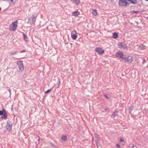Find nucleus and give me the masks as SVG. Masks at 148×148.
<instances>
[{"label": "nucleus", "instance_id": "412c9836", "mask_svg": "<svg viewBox=\"0 0 148 148\" xmlns=\"http://www.w3.org/2000/svg\"><path fill=\"white\" fill-rule=\"evenodd\" d=\"M133 108V106H131L129 107V111L130 113H131V112Z\"/></svg>", "mask_w": 148, "mask_h": 148}, {"label": "nucleus", "instance_id": "f3484780", "mask_svg": "<svg viewBox=\"0 0 148 148\" xmlns=\"http://www.w3.org/2000/svg\"><path fill=\"white\" fill-rule=\"evenodd\" d=\"M118 35L117 34L116 32H114L113 33V38L116 39L118 37Z\"/></svg>", "mask_w": 148, "mask_h": 148}, {"label": "nucleus", "instance_id": "f704fd0d", "mask_svg": "<svg viewBox=\"0 0 148 148\" xmlns=\"http://www.w3.org/2000/svg\"><path fill=\"white\" fill-rule=\"evenodd\" d=\"M23 52V51H21L20 52V53H21V52Z\"/></svg>", "mask_w": 148, "mask_h": 148}, {"label": "nucleus", "instance_id": "423d86ee", "mask_svg": "<svg viewBox=\"0 0 148 148\" xmlns=\"http://www.w3.org/2000/svg\"><path fill=\"white\" fill-rule=\"evenodd\" d=\"M77 32L75 30H74L71 32V36L73 40L75 39L77 37V36L76 34Z\"/></svg>", "mask_w": 148, "mask_h": 148}, {"label": "nucleus", "instance_id": "dca6fc26", "mask_svg": "<svg viewBox=\"0 0 148 148\" xmlns=\"http://www.w3.org/2000/svg\"><path fill=\"white\" fill-rule=\"evenodd\" d=\"M71 1L76 4H78L80 3V0H71Z\"/></svg>", "mask_w": 148, "mask_h": 148}, {"label": "nucleus", "instance_id": "9b49d317", "mask_svg": "<svg viewBox=\"0 0 148 148\" xmlns=\"http://www.w3.org/2000/svg\"><path fill=\"white\" fill-rule=\"evenodd\" d=\"M7 114L5 111H4L2 115L1 118L4 119H6L7 118Z\"/></svg>", "mask_w": 148, "mask_h": 148}, {"label": "nucleus", "instance_id": "5701e85b", "mask_svg": "<svg viewBox=\"0 0 148 148\" xmlns=\"http://www.w3.org/2000/svg\"><path fill=\"white\" fill-rule=\"evenodd\" d=\"M129 147L130 148H136V147L135 146H133L131 145H129Z\"/></svg>", "mask_w": 148, "mask_h": 148}, {"label": "nucleus", "instance_id": "f03ea898", "mask_svg": "<svg viewBox=\"0 0 148 148\" xmlns=\"http://www.w3.org/2000/svg\"><path fill=\"white\" fill-rule=\"evenodd\" d=\"M18 21L16 20L12 22L10 25L9 30L11 31H14L16 29L17 26Z\"/></svg>", "mask_w": 148, "mask_h": 148}, {"label": "nucleus", "instance_id": "473e14b6", "mask_svg": "<svg viewBox=\"0 0 148 148\" xmlns=\"http://www.w3.org/2000/svg\"><path fill=\"white\" fill-rule=\"evenodd\" d=\"M109 108H106L105 109V110H106H106H109Z\"/></svg>", "mask_w": 148, "mask_h": 148}, {"label": "nucleus", "instance_id": "a211bd4d", "mask_svg": "<svg viewBox=\"0 0 148 148\" xmlns=\"http://www.w3.org/2000/svg\"><path fill=\"white\" fill-rule=\"evenodd\" d=\"M92 14L93 15H96L97 14L96 10H93L92 11Z\"/></svg>", "mask_w": 148, "mask_h": 148}, {"label": "nucleus", "instance_id": "ddd939ff", "mask_svg": "<svg viewBox=\"0 0 148 148\" xmlns=\"http://www.w3.org/2000/svg\"><path fill=\"white\" fill-rule=\"evenodd\" d=\"M130 4H136L137 3V0H127Z\"/></svg>", "mask_w": 148, "mask_h": 148}, {"label": "nucleus", "instance_id": "7ed1b4c3", "mask_svg": "<svg viewBox=\"0 0 148 148\" xmlns=\"http://www.w3.org/2000/svg\"><path fill=\"white\" fill-rule=\"evenodd\" d=\"M119 4L121 6H127L130 4L128 3L127 0H119Z\"/></svg>", "mask_w": 148, "mask_h": 148}, {"label": "nucleus", "instance_id": "0eeeda50", "mask_svg": "<svg viewBox=\"0 0 148 148\" xmlns=\"http://www.w3.org/2000/svg\"><path fill=\"white\" fill-rule=\"evenodd\" d=\"M95 51L100 55L102 54L104 52V50L100 47H97L95 49Z\"/></svg>", "mask_w": 148, "mask_h": 148}, {"label": "nucleus", "instance_id": "bb28decb", "mask_svg": "<svg viewBox=\"0 0 148 148\" xmlns=\"http://www.w3.org/2000/svg\"><path fill=\"white\" fill-rule=\"evenodd\" d=\"M116 146L118 147V148H121L119 144H117L116 145Z\"/></svg>", "mask_w": 148, "mask_h": 148}, {"label": "nucleus", "instance_id": "72a5a7b5", "mask_svg": "<svg viewBox=\"0 0 148 148\" xmlns=\"http://www.w3.org/2000/svg\"><path fill=\"white\" fill-rule=\"evenodd\" d=\"M13 106V105H12V110H12Z\"/></svg>", "mask_w": 148, "mask_h": 148}, {"label": "nucleus", "instance_id": "c9c22d12", "mask_svg": "<svg viewBox=\"0 0 148 148\" xmlns=\"http://www.w3.org/2000/svg\"><path fill=\"white\" fill-rule=\"evenodd\" d=\"M145 0L146 1H148V0Z\"/></svg>", "mask_w": 148, "mask_h": 148}, {"label": "nucleus", "instance_id": "393cba45", "mask_svg": "<svg viewBox=\"0 0 148 148\" xmlns=\"http://www.w3.org/2000/svg\"><path fill=\"white\" fill-rule=\"evenodd\" d=\"M51 89L48 90L46 91V92H45L46 93H49L51 91Z\"/></svg>", "mask_w": 148, "mask_h": 148}, {"label": "nucleus", "instance_id": "1a4fd4ad", "mask_svg": "<svg viewBox=\"0 0 148 148\" xmlns=\"http://www.w3.org/2000/svg\"><path fill=\"white\" fill-rule=\"evenodd\" d=\"M125 61L127 62L130 63L132 61V56H128L127 58L125 57Z\"/></svg>", "mask_w": 148, "mask_h": 148}, {"label": "nucleus", "instance_id": "4468645a", "mask_svg": "<svg viewBox=\"0 0 148 148\" xmlns=\"http://www.w3.org/2000/svg\"><path fill=\"white\" fill-rule=\"evenodd\" d=\"M72 13V15L74 16H78L80 14L79 12L78 11L74 12Z\"/></svg>", "mask_w": 148, "mask_h": 148}, {"label": "nucleus", "instance_id": "b1692460", "mask_svg": "<svg viewBox=\"0 0 148 148\" xmlns=\"http://www.w3.org/2000/svg\"><path fill=\"white\" fill-rule=\"evenodd\" d=\"M140 48L142 50L145 49V46H143V45H142L141 46H140Z\"/></svg>", "mask_w": 148, "mask_h": 148}, {"label": "nucleus", "instance_id": "a878e982", "mask_svg": "<svg viewBox=\"0 0 148 148\" xmlns=\"http://www.w3.org/2000/svg\"><path fill=\"white\" fill-rule=\"evenodd\" d=\"M10 1H11L12 3H15L16 2V0H9Z\"/></svg>", "mask_w": 148, "mask_h": 148}, {"label": "nucleus", "instance_id": "2eb2a0df", "mask_svg": "<svg viewBox=\"0 0 148 148\" xmlns=\"http://www.w3.org/2000/svg\"><path fill=\"white\" fill-rule=\"evenodd\" d=\"M23 38L25 40V41L26 42H27L28 40V38L27 36L25 35V34L23 33Z\"/></svg>", "mask_w": 148, "mask_h": 148}, {"label": "nucleus", "instance_id": "6e6552de", "mask_svg": "<svg viewBox=\"0 0 148 148\" xmlns=\"http://www.w3.org/2000/svg\"><path fill=\"white\" fill-rule=\"evenodd\" d=\"M116 56L119 57L122 59H125V57H124V55L122 52L120 51L117 53Z\"/></svg>", "mask_w": 148, "mask_h": 148}, {"label": "nucleus", "instance_id": "c756f323", "mask_svg": "<svg viewBox=\"0 0 148 148\" xmlns=\"http://www.w3.org/2000/svg\"><path fill=\"white\" fill-rule=\"evenodd\" d=\"M36 139H37V140H38V143H39V140H40V138L39 137H38V138L37 137H36Z\"/></svg>", "mask_w": 148, "mask_h": 148}, {"label": "nucleus", "instance_id": "39448f33", "mask_svg": "<svg viewBox=\"0 0 148 148\" xmlns=\"http://www.w3.org/2000/svg\"><path fill=\"white\" fill-rule=\"evenodd\" d=\"M119 47L120 48H123L124 49L127 50L128 47L123 42L120 43L118 44Z\"/></svg>", "mask_w": 148, "mask_h": 148}, {"label": "nucleus", "instance_id": "9d476101", "mask_svg": "<svg viewBox=\"0 0 148 148\" xmlns=\"http://www.w3.org/2000/svg\"><path fill=\"white\" fill-rule=\"evenodd\" d=\"M118 111L117 110L115 111L112 114L111 116L112 119H114L115 117L118 115Z\"/></svg>", "mask_w": 148, "mask_h": 148}, {"label": "nucleus", "instance_id": "20e7f679", "mask_svg": "<svg viewBox=\"0 0 148 148\" xmlns=\"http://www.w3.org/2000/svg\"><path fill=\"white\" fill-rule=\"evenodd\" d=\"M19 70L21 71H23L24 69V67L22 61H20L17 62Z\"/></svg>", "mask_w": 148, "mask_h": 148}, {"label": "nucleus", "instance_id": "4be33fe9", "mask_svg": "<svg viewBox=\"0 0 148 148\" xmlns=\"http://www.w3.org/2000/svg\"><path fill=\"white\" fill-rule=\"evenodd\" d=\"M17 51H16L15 52H11L10 53L12 55H14L15 54H16L17 53Z\"/></svg>", "mask_w": 148, "mask_h": 148}, {"label": "nucleus", "instance_id": "6ab92c4d", "mask_svg": "<svg viewBox=\"0 0 148 148\" xmlns=\"http://www.w3.org/2000/svg\"><path fill=\"white\" fill-rule=\"evenodd\" d=\"M61 138L63 140L65 141L67 139V137L66 136H63Z\"/></svg>", "mask_w": 148, "mask_h": 148}, {"label": "nucleus", "instance_id": "aec40b11", "mask_svg": "<svg viewBox=\"0 0 148 148\" xmlns=\"http://www.w3.org/2000/svg\"><path fill=\"white\" fill-rule=\"evenodd\" d=\"M5 111L4 109H3L2 110H0V116L2 115L4 111Z\"/></svg>", "mask_w": 148, "mask_h": 148}, {"label": "nucleus", "instance_id": "2f4dec72", "mask_svg": "<svg viewBox=\"0 0 148 148\" xmlns=\"http://www.w3.org/2000/svg\"><path fill=\"white\" fill-rule=\"evenodd\" d=\"M105 97L107 99H108L109 97L107 96L106 95L105 96Z\"/></svg>", "mask_w": 148, "mask_h": 148}, {"label": "nucleus", "instance_id": "f257e3e1", "mask_svg": "<svg viewBox=\"0 0 148 148\" xmlns=\"http://www.w3.org/2000/svg\"><path fill=\"white\" fill-rule=\"evenodd\" d=\"M37 15L34 14L28 19V23L30 24L35 25V22L37 17Z\"/></svg>", "mask_w": 148, "mask_h": 148}, {"label": "nucleus", "instance_id": "7c9ffc66", "mask_svg": "<svg viewBox=\"0 0 148 148\" xmlns=\"http://www.w3.org/2000/svg\"><path fill=\"white\" fill-rule=\"evenodd\" d=\"M8 91L10 92V94L11 95V90L10 89H9L8 90Z\"/></svg>", "mask_w": 148, "mask_h": 148}, {"label": "nucleus", "instance_id": "c85d7f7f", "mask_svg": "<svg viewBox=\"0 0 148 148\" xmlns=\"http://www.w3.org/2000/svg\"><path fill=\"white\" fill-rule=\"evenodd\" d=\"M120 142H123L124 141V140L123 139H120Z\"/></svg>", "mask_w": 148, "mask_h": 148}, {"label": "nucleus", "instance_id": "cd10ccee", "mask_svg": "<svg viewBox=\"0 0 148 148\" xmlns=\"http://www.w3.org/2000/svg\"><path fill=\"white\" fill-rule=\"evenodd\" d=\"M131 12H132L134 13H136L138 12V11H135L134 10H132V11H131Z\"/></svg>", "mask_w": 148, "mask_h": 148}, {"label": "nucleus", "instance_id": "f8f14e48", "mask_svg": "<svg viewBox=\"0 0 148 148\" xmlns=\"http://www.w3.org/2000/svg\"><path fill=\"white\" fill-rule=\"evenodd\" d=\"M12 127V125L8 122L6 126L7 129L9 131L11 129Z\"/></svg>", "mask_w": 148, "mask_h": 148}]
</instances>
